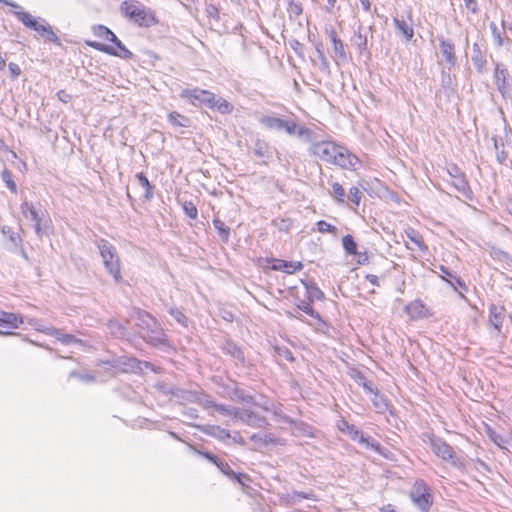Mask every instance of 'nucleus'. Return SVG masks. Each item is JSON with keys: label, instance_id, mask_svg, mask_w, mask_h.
I'll use <instances>...</instances> for the list:
<instances>
[{"label": "nucleus", "instance_id": "nucleus-1", "mask_svg": "<svg viewBox=\"0 0 512 512\" xmlns=\"http://www.w3.org/2000/svg\"><path fill=\"white\" fill-rule=\"evenodd\" d=\"M312 152L323 162L348 171L357 170L361 164L357 155L345 146L330 140L316 142L312 147Z\"/></svg>", "mask_w": 512, "mask_h": 512}, {"label": "nucleus", "instance_id": "nucleus-2", "mask_svg": "<svg viewBox=\"0 0 512 512\" xmlns=\"http://www.w3.org/2000/svg\"><path fill=\"white\" fill-rule=\"evenodd\" d=\"M93 33L103 42L86 41V44L89 47L122 59H131L133 57V53L122 44V42L109 28L103 25H98L93 27Z\"/></svg>", "mask_w": 512, "mask_h": 512}, {"label": "nucleus", "instance_id": "nucleus-3", "mask_svg": "<svg viewBox=\"0 0 512 512\" xmlns=\"http://www.w3.org/2000/svg\"><path fill=\"white\" fill-rule=\"evenodd\" d=\"M124 17L140 27H151L158 23L155 13L137 1H124L120 6Z\"/></svg>", "mask_w": 512, "mask_h": 512}, {"label": "nucleus", "instance_id": "nucleus-4", "mask_svg": "<svg viewBox=\"0 0 512 512\" xmlns=\"http://www.w3.org/2000/svg\"><path fill=\"white\" fill-rule=\"evenodd\" d=\"M99 252L103 260L104 267L117 283L123 281L121 272V260L116 248L107 240L101 239L98 244Z\"/></svg>", "mask_w": 512, "mask_h": 512}, {"label": "nucleus", "instance_id": "nucleus-5", "mask_svg": "<svg viewBox=\"0 0 512 512\" xmlns=\"http://www.w3.org/2000/svg\"><path fill=\"white\" fill-rule=\"evenodd\" d=\"M410 498L422 512H428L433 504L431 488L422 479H417L413 483Z\"/></svg>", "mask_w": 512, "mask_h": 512}, {"label": "nucleus", "instance_id": "nucleus-6", "mask_svg": "<svg viewBox=\"0 0 512 512\" xmlns=\"http://www.w3.org/2000/svg\"><path fill=\"white\" fill-rule=\"evenodd\" d=\"M404 312L411 321H417L433 316L432 310L421 300L415 299L404 306Z\"/></svg>", "mask_w": 512, "mask_h": 512}, {"label": "nucleus", "instance_id": "nucleus-7", "mask_svg": "<svg viewBox=\"0 0 512 512\" xmlns=\"http://www.w3.org/2000/svg\"><path fill=\"white\" fill-rule=\"evenodd\" d=\"M181 97L186 99L191 105L205 104L208 106L209 102L213 100V92L196 87L193 89H184L181 92Z\"/></svg>", "mask_w": 512, "mask_h": 512}, {"label": "nucleus", "instance_id": "nucleus-8", "mask_svg": "<svg viewBox=\"0 0 512 512\" xmlns=\"http://www.w3.org/2000/svg\"><path fill=\"white\" fill-rule=\"evenodd\" d=\"M267 268L273 271H283L287 274H294L301 271L304 267L301 261H286L283 259L268 258L266 259Z\"/></svg>", "mask_w": 512, "mask_h": 512}, {"label": "nucleus", "instance_id": "nucleus-9", "mask_svg": "<svg viewBox=\"0 0 512 512\" xmlns=\"http://www.w3.org/2000/svg\"><path fill=\"white\" fill-rule=\"evenodd\" d=\"M494 81L498 91L503 97L509 95L511 86L509 83V72L502 64H495Z\"/></svg>", "mask_w": 512, "mask_h": 512}, {"label": "nucleus", "instance_id": "nucleus-10", "mask_svg": "<svg viewBox=\"0 0 512 512\" xmlns=\"http://www.w3.org/2000/svg\"><path fill=\"white\" fill-rule=\"evenodd\" d=\"M22 323L21 316L15 313L2 312L0 314V334L9 335Z\"/></svg>", "mask_w": 512, "mask_h": 512}, {"label": "nucleus", "instance_id": "nucleus-11", "mask_svg": "<svg viewBox=\"0 0 512 512\" xmlns=\"http://www.w3.org/2000/svg\"><path fill=\"white\" fill-rule=\"evenodd\" d=\"M431 449L436 456L444 461H453L455 458V452L453 448L442 439H431Z\"/></svg>", "mask_w": 512, "mask_h": 512}, {"label": "nucleus", "instance_id": "nucleus-12", "mask_svg": "<svg viewBox=\"0 0 512 512\" xmlns=\"http://www.w3.org/2000/svg\"><path fill=\"white\" fill-rule=\"evenodd\" d=\"M505 318V308L504 306H498L495 304L490 305L489 307V317L488 322L489 325L492 326L497 333H501V328Z\"/></svg>", "mask_w": 512, "mask_h": 512}, {"label": "nucleus", "instance_id": "nucleus-13", "mask_svg": "<svg viewBox=\"0 0 512 512\" xmlns=\"http://www.w3.org/2000/svg\"><path fill=\"white\" fill-rule=\"evenodd\" d=\"M30 29L36 31L42 37H45L46 40L60 45L59 37L54 33L52 27L49 24L45 22H39L37 19H35V25H31Z\"/></svg>", "mask_w": 512, "mask_h": 512}, {"label": "nucleus", "instance_id": "nucleus-14", "mask_svg": "<svg viewBox=\"0 0 512 512\" xmlns=\"http://www.w3.org/2000/svg\"><path fill=\"white\" fill-rule=\"evenodd\" d=\"M405 234L408 239L413 243V247L407 245L409 249H418L419 251L425 253L428 250V246L426 245L422 234L413 227H408L405 229Z\"/></svg>", "mask_w": 512, "mask_h": 512}, {"label": "nucleus", "instance_id": "nucleus-15", "mask_svg": "<svg viewBox=\"0 0 512 512\" xmlns=\"http://www.w3.org/2000/svg\"><path fill=\"white\" fill-rule=\"evenodd\" d=\"M21 211H22L23 215L25 216V218L29 219L30 221H32L34 223L36 232L37 233L41 232L42 218H41L38 210L33 205L29 204L28 202H24L21 204Z\"/></svg>", "mask_w": 512, "mask_h": 512}, {"label": "nucleus", "instance_id": "nucleus-16", "mask_svg": "<svg viewBox=\"0 0 512 512\" xmlns=\"http://www.w3.org/2000/svg\"><path fill=\"white\" fill-rule=\"evenodd\" d=\"M208 107L210 109L217 110L220 114L224 115L232 113L234 109L232 103L222 97H217L214 93L213 100L209 102Z\"/></svg>", "mask_w": 512, "mask_h": 512}, {"label": "nucleus", "instance_id": "nucleus-17", "mask_svg": "<svg viewBox=\"0 0 512 512\" xmlns=\"http://www.w3.org/2000/svg\"><path fill=\"white\" fill-rule=\"evenodd\" d=\"M327 35L333 44L334 53L341 59L346 58V51L342 40L338 37L335 29L331 28L327 30Z\"/></svg>", "mask_w": 512, "mask_h": 512}, {"label": "nucleus", "instance_id": "nucleus-18", "mask_svg": "<svg viewBox=\"0 0 512 512\" xmlns=\"http://www.w3.org/2000/svg\"><path fill=\"white\" fill-rule=\"evenodd\" d=\"M200 454L206 459H208L210 462L215 464L225 475L230 476L233 474V471L227 462H224L217 456L212 455L208 452H200Z\"/></svg>", "mask_w": 512, "mask_h": 512}, {"label": "nucleus", "instance_id": "nucleus-19", "mask_svg": "<svg viewBox=\"0 0 512 512\" xmlns=\"http://www.w3.org/2000/svg\"><path fill=\"white\" fill-rule=\"evenodd\" d=\"M440 49L442 55L445 57L446 61L450 64H455L456 56H455V46L453 43L448 42L446 40L440 41Z\"/></svg>", "mask_w": 512, "mask_h": 512}, {"label": "nucleus", "instance_id": "nucleus-20", "mask_svg": "<svg viewBox=\"0 0 512 512\" xmlns=\"http://www.w3.org/2000/svg\"><path fill=\"white\" fill-rule=\"evenodd\" d=\"M283 130H285L288 134H298L300 136L309 135L310 130L304 126L298 125L295 121H284Z\"/></svg>", "mask_w": 512, "mask_h": 512}, {"label": "nucleus", "instance_id": "nucleus-21", "mask_svg": "<svg viewBox=\"0 0 512 512\" xmlns=\"http://www.w3.org/2000/svg\"><path fill=\"white\" fill-rule=\"evenodd\" d=\"M136 178L140 184V186L145 190L144 198L146 200H151L154 196V187L146 177V175L142 172L136 174Z\"/></svg>", "mask_w": 512, "mask_h": 512}, {"label": "nucleus", "instance_id": "nucleus-22", "mask_svg": "<svg viewBox=\"0 0 512 512\" xmlns=\"http://www.w3.org/2000/svg\"><path fill=\"white\" fill-rule=\"evenodd\" d=\"M394 26L402 33L407 41H410L414 36V29L411 24H408L404 21L399 20L398 18H393Z\"/></svg>", "mask_w": 512, "mask_h": 512}, {"label": "nucleus", "instance_id": "nucleus-23", "mask_svg": "<svg viewBox=\"0 0 512 512\" xmlns=\"http://www.w3.org/2000/svg\"><path fill=\"white\" fill-rule=\"evenodd\" d=\"M169 122L175 127H188L190 119L177 111H172L168 114Z\"/></svg>", "mask_w": 512, "mask_h": 512}, {"label": "nucleus", "instance_id": "nucleus-24", "mask_svg": "<svg viewBox=\"0 0 512 512\" xmlns=\"http://www.w3.org/2000/svg\"><path fill=\"white\" fill-rule=\"evenodd\" d=\"M260 121L267 129L283 130L285 120L275 116H264Z\"/></svg>", "mask_w": 512, "mask_h": 512}, {"label": "nucleus", "instance_id": "nucleus-25", "mask_svg": "<svg viewBox=\"0 0 512 512\" xmlns=\"http://www.w3.org/2000/svg\"><path fill=\"white\" fill-rule=\"evenodd\" d=\"M452 178V184L456 187L458 191L466 193L469 190V183L464 173L456 171V174L452 175Z\"/></svg>", "mask_w": 512, "mask_h": 512}, {"label": "nucleus", "instance_id": "nucleus-26", "mask_svg": "<svg viewBox=\"0 0 512 512\" xmlns=\"http://www.w3.org/2000/svg\"><path fill=\"white\" fill-rule=\"evenodd\" d=\"M213 226L218 232L223 242H228L230 237V228L219 218L213 219Z\"/></svg>", "mask_w": 512, "mask_h": 512}, {"label": "nucleus", "instance_id": "nucleus-27", "mask_svg": "<svg viewBox=\"0 0 512 512\" xmlns=\"http://www.w3.org/2000/svg\"><path fill=\"white\" fill-rule=\"evenodd\" d=\"M342 246L347 255L357 254V243L355 242L352 235L347 234L342 238Z\"/></svg>", "mask_w": 512, "mask_h": 512}, {"label": "nucleus", "instance_id": "nucleus-28", "mask_svg": "<svg viewBox=\"0 0 512 512\" xmlns=\"http://www.w3.org/2000/svg\"><path fill=\"white\" fill-rule=\"evenodd\" d=\"M337 426H338V429L342 433L350 435L352 437V439H356L358 437V435H359L358 428L355 425L350 424L348 421H346L344 419L339 421Z\"/></svg>", "mask_w": 512, "mask_h": 512}, {"label": "nucleus", "instance_id": "nucleus-29", "mask_svg": "<svg viewBox=\"0 0 512 512\" xmlns=\"http://www.w3.org/2000/svg\"><path fill=\"white\" fill-rule=\"evenodd\" d=\"M298 309L302 310L312 318L316 319L318 322L324 324V320L320 316V314L312 307L311 303L302 301L297 305Z\"/></svg>", "mask_w": 512, "mask_h": 512}, {"label": "nucleus", "instance_id": "nucleus-30", "mask_svg": "<svg viewBox=\"0 0 512 512\" xmlns=\"http://www.w3.org/2000/svg\"><path fill=\"white\" fill-rule=\"evenodd\" d=\"M1 178L12 193L17 192V186L13 180V174L10 170L4 169L1 173Z\"/></svg>", "mask_w": 512, "mask_h": 512}, {"label": "nucleus", "instance_id": "nucleus-31", "mask_svg": "<svg viewBox=\"0 0 512 512\" xmlns=\"http://www.w3.org/2000/svg\"><path fill=\"white\" fill-rule=\"evenodd\" d=\"M14 14L27 28L35 25V18L30 13L19 10L15 11Z\"/></svg>", "mask_w": 512, "mask_h": 512}, {"label": "nucleus", "instance_id": "nucleus-32", "mask_svg": "<svg viewBox=\"0 0 512 512\" xmlns=\"http://www.w3.org/2000/svg\"><path fill=\"white\" fill-rule=\"evenodd\" d=\"M332 191L335 200L338 203H343L346 194L344 187L339 182H334L332 183Z\"/></svg>", "mask_w": 512, "mask_h": 512}, {"label": "nucleus", "instance_id": "nucleus-33", "mask_svg": "<svg viewBox=\"0 0 512 512\" xmlns=\"http://www.w3.org/2000/svg\"><path fill=\"white\" fill-rule=\"evenodd\" d=\"M316 225H317V230L320 233H330V234H333V235H335L337 233L336 226L326 222L325 220H319L316 223Z\"/></svg>", "mask_w": 512, "mask_h": 512}, {"label": "nucleus", "instance_id": "nucleus-34", "mask_svg": "<svg viewBox=\"0 0 512 512\" xmlns=\"http://www.w3.org/2000/svg\"><path fill=\"white\" fill-rule=\"evenodd\" d=\"M183 210L185 214L193 220L198 217V209L196 205L191 201H185L183 203Z\"/></svg>", "mask_w": 512, "mask_h": 512}, {"label": "nucleus", "instance_id": "nucleus-35", "mask_svg": "<svg viewBox=\"0 0 512 512\" xmlns=\"http://www.w3.org/2000/svg\"><path fill=\"white\" fill-rule=\"evenodd\" d=\"M287 10L290 16L294 17H298L303 13L302 4L293 0L289 1Z\"/></svg>", "mask_w": 512, "mask_h": 512}, {"label": "nucleus", "instance_id": "nucleus-36", "mask_svg": "<svg viewBox=\"0 0 512 512\" xmlns=\"http://www.w3.org/2000/svg\"><path fill=\"white\" fill-rule=\"evenodd\" d=\"M308 292H309V299L310 302L313 300H323L324 299V293L315 285H306Z\"/></svg>", "mask_w": 512, "mask_h": 512}, {"label": "nucleus", "instance_id": "nucleus-37", "mask_svg": "<svg viewBox=\"0 0 512 512\" xmlns=\"http://www.w3.org/2000/svg\"><path fill=\"white\" fill-rule=\"evenodd\" d=\"M349 195L353 204L358 207L363 196L362 191L358 187L353 186L349 189Z\"/></svg>", "mask_w": 512, "mask_h": 512}, {"label": "nucleus", "instance_id": "nucleus-38", "mask_svg": "<svg viewBox=\"0 0 512 512\" xmlns=\"http://www.w3.org/2000/svg\"><path fill=\"white\" fill-rule=\"evenodd\" d=\"M355 440H358L360 443L366 445L367 447H371L374 451L381 453L380 444L379 443H370L368 438L364 437L360 431H359L358 437Z\"/></svg>", "mask_w": 512, "mask_h": 512}, {"label": "nucleus", "instance_id": "nucleus-39", "mask_svg": "<svg viewBox=\"0 0 512 512\" xmlns=\"http://www.w3.org/2000/svg\"><path fill=\"white\" fill-rule=\"evenodd\" d=\"M356 257V264L358 265H365L369 262V255L367 251L364 252H358L354 255Z\"/></svg>", "mask_w": 512, "mask_h": 512}, {"label": "nucleus", "instance_id": "nucleus-40", "mask_svg": "<svg viewBox=\"0 0 512 512\" xmlns=\"http://www.w3.org/2000/svg\"><path fill=\"white\" fill-rule=\"evenodd\" d=\"M491 29H492V33H493L495 42L497 43V45L502 46L504 44V41H503V38L501 37L500 32L498 31L497 26L495 24H492Z\"/></svg>", "mask_w": 512, "mask_h": 512}, {"label": "nucleus", "instance_id": "nucleus-41", "mask_svg": "<svg viewBox=\"0 0 512 512\" xmlns=\"http://www.w3.org/2000/svg\"><path fill=\"white\" fill-rule=\"evenodd\" d=\"M465 7L471 11L472 13L478 12V3L477 0H464Z\"/></svg>", "mask_w": 512, "mask_h": 512}, {"label": "nucleus", "instance_id": "nucleus-42", "mask_svg": "<svg viewBox=\"0 0 512 512\" xmlns=\"http://www.w3.org/2000/svg\"><path fill=\"white\" fill-rule=\"evenodd\" d=\"M57 96H58V99L63 102V103H68L71 101L72 99V96L66 92L65 90H60L58 93H57Z\"/></svg>", "mask_w": 512, "mask_h": 512}, {"label": "nucleus", "instance_id": "nucleus-43", "mask_svg": "<svg viewBox=\"0 0 512 512\" xmlns=\"http://www.w3.org/2000/svg\"><path fill=\"white\" fill-rule=\"evenodd\" d=\"M8 67L11 72V75L14 78L18 77L21 74V69L18 64L11 62V63H9Z\"/></svg>", "mask_w": 512, "mask_h": 512}, {"label": "nucleus", "instance_id": "nucleus-44", "mask_svg": "<svg viewBox=\"0 0 512 512\" xmlns=\"http://www.w3.org/2000/svg\"><path fill=\"white\" fill-rule=\"evenodd\" d=\"M59 340L64 344H71L78 341L72 334H64L59 338Z\"/></svg>", "mask_w": 512, "mask_h": 512}, {"label": "nucleus", "instance_id": "nucleus-45", "mask_svg": "<svg viewBox=\"0 0 512 512\" xmlns=\"http://www.w3.org/2000/svg\"><path fill=\"white\" fill-rule=\"evenodd\" d=\"M366 279L374 286H379V278L374 274H367Z\"/></svg>", "mask_w": 512, "mask_h": 512}, {"label": "nucleus", "instance_id": "nucleus-46", "mask_svg": "<svg viewBox=\"0 0 512 512\" xmlns=\"http://www.w3.org/2000/svg\"><path fill=\"white\" fill-rule=\"evenodd\" d=\"M440 271L442 272V278L445 280V281H448L447 277H452V274L449 272L448 268H446L445 266H441L440 267Z\"/></svg>", "mask_w": 512, "mask_h": 512}, {"label": "nucleus", "instance_id": "nucleus-47", "mask_svg": "<svg viewBox=\"0 0 512 512\" xmlns=\"http://www.w3.org/2000/svg\"><path fill=\"white\" fill-rule=\"evenodd\" d=\"M474 62L476 64V66H477L478 71H480V72L484 71L485 64H486V62L484 60H482V59H479V60L475 59Z\"/></svg>", "mask_w": 512, "mask_h": 512}, {"label": "nucleus", "instance_id": "nucleus-48", "mask_svg": "<svg viewBox=\"0 0 512 512\" xmlns=\"http://www.w3.org/2000/svg\"><path fill=\"white\" fill-rule=\"evenodd\" d=\"M380 512H398V511H396V509L391 504H388V505L381 507Z\"/></svg>", "mask_w": 512, "mask_h": 512}, {"label": "nucleus", "instance_id": "nucleus-49", "mask_svg": "<svg viewBox=\"0 0 512 512\" xmlns=\"http://www.w3.org/2000/svg\"><path fill=\"white\" fill-rule=\"evenodd\" d=\"M361 4H362V7L363 9L368 12L370 11V8H371V2L369 0H360Z\"/></svg>", "mask_w": 512, "mask_h": 512}, {"label": "nucleus", "instance_id": "nucleus-50", "mask_svg": "<svg viewBox=\"0 0 512 512\" xmlns=\"http://www.w3.org/2000/svg\"><path fill=\"white\" fill-rule=\"evenodd\" d=\"M496 256L498 258H508V254L506 252H504V251H497L496 252Z\"/></svg>", "mask_w": 512, "mask_h": 512}, {"label": "nucleus", "instance_id": "nucleus-51", "mask_svg": "<svg viewBox=\"0 0 512 512\" xmlns=\"http://www.w3.org/2000/svg\"><path fill=\"white\" fill-rule=\"evenodd\" d=\"M129 361L131 362V365H132V366H134L135 364H136L137 366H139V364H140V361H138L137 359H134V358H133V359H130Z\"/></svg>", "mask_w": 512, "mask_h": 512}, {"label": "nucleus", "instance_id": "nucleus-52", "mask_svg": "<svg viewBox=\"0 0 512 512\" xmlns=\"http://www.w3.org/2000/svg\"><path fill=\"white\" fill-rule=\"evenodd\" d=\"M0 1H1V2H3V3H5V4H7V5H10V6H12V7H18L16 4H14V3H9L7 0H0Z\"/></svg>", "mask_w": 512, "mask_h": 512}, {"label": "nucleus", "instance_id": "nucleus-53", "mask_svg": "<svg viewBox=\"0 0 512 512\" xmlns=\"http://www.w3.org/2000/svg\"><path fill=\"white\" fill-rule=\"evenodd\" d=\"M508 212L512 216V201L510 202V204L508 206Z\"/></svg>", "mask_w": 512, "mask_h": 512}, {"label": "nucleus", "instance_id": "nucleus-54", "mask_svg": "<svg viewBox=\"0 0 512 512\" xmlns=\"http://www.w3.org/2000/svg\"><path fill=\"white\" fill-rule=\"evenodd\" d=\"M337 0H328V3L331 5V6H334L335 3H336Z\"/></svg>", "mask_w": 512, "mask_h": 512}, {"label": "nucleus", "instance_id": "nucleus-55", "mask_svg": "<svg viewBox=\"0 0 512 512\" xmlns=\"http://www.w3.org/2000/svg\"><path fill=\"white\" fill-rule=\"evenodd\" d=\"M408 18H409L410 21L412 20V14L411 13H409Z\"/></svg>", "mask_w": 512, "mask_h": 512}]
</instances>
